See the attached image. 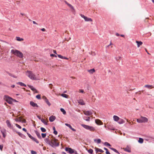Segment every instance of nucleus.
<instances>
[{"instance_id":"obj_1","label":"nucleus","mask_w":154,"mask_h":154,"mask_svg":"<svg viewBox=\"0 0 154 154\" xmlns=\"http://www.w3.org/2000/svg\"><path fill=\"white\" fill-rule=\"evenodd\" d=\"M11 51V53L19 58H22L23 57V54L17 50L12 49Z\"/></svg>"},{"instance_id":"obj_27","label":"nucleus","mask_w":154,"mask_h":154,"mask_svg":"<svg viewBox=\"0 0 154 154\" xmlns=\"http://www.w3.org/2000/svg\"><path fill=\"white\" fill-rule=\"evenodd\" d=\"M85 20L86 21H92V20L91 18H88L86 17L85 19Z\"/></svg>"},{"instance_id":"obj_32","label":"nucleus","mask_w":154,"mask_h":154,"mask_svg":"<svg viewBox=\"0 0 154 154\" xmlns=\"http://www.w3.org/2000/svg\"><path fill=\"white\" fill-rule=\"evenodd\" d=\"M61 95L62 97H65L66 98H67L68 97V95L65 94H62Z\"/></svg>"},{"instance_id":"obj_14","label":"nucleus","mask_w":154,"mask_h":154,"mask_svg":"<svg viewBox=\"0 0 154 154\" xmlns=\"http://www.w3.org/2000/svg\"><path fill=\"white\" fill-rule=\"evenodd\" d=\"M1 132L2 134L3 137H5L6 136V131L5 129H4L1 130Z\"/></svg>"},{"instance_id":"obj_43","label":"nucleus","mask_w":154,"mask_h":154,"mask_svg":"<svg viewBox=\"0 0 154 154\" xmlns=\"http://www.w3.org/2000/svg\"><path fill=\"white\" fill-rule=\"evenodd\" d=\"M21 118L20 117L18 119H16L15 120V121L16 122H21L22 120H21Z\"/></svg>"},{"instance_id":"obj_5","label":"nucleus","mask_w":154,"mask_h":154,"mask_svg":"<svg viewBox=\"0 0 154 154\" xmlns=\"http://www.w3.org/2000/svg\"><path fill=\"white\" fill-rule=\"evenodd\" d=\"M6 123L7 125V126L10 128H13V126L11 125L10 121L9 120H7L6 121Z\"/></svg>"},{"instance_id":"obj_13","label":"nucleus","mask_w":154,"mask_h":154,"mask_svg":"<svg viewBox=\"0 0 154 154\" xmlns=\"http://www.w3.org/2000/svg\"><path fill=\"white\" fill-rule=\"evenodd\" d=\"M16 133L17 134H18V135L21 137L23 138H25V136L20 132L19 131H16Z\"/></svg>"},{"instance_id":"obj_21","label":"nucleus","mask_w":154,"mask_h":154,"mask_svg":"<svg viewBox=\"0 0 154 154\" xmlns=\"http://www.w3.org/2000/svg\"><path fill=\"white\" fill-rule=\"evenodd\" d=\"M109 148L112 150L114 151V152L117 153L118 154H120V153L118 152V151L115 148L112 147H109Z\"/></svg>"},{"instance_id":"obj_31","label":"nucleus","mask_w":154,"mask_h":154,"mask_svg":"<svg viewBox=\"0 0 154 154\" xmlns=\"http://www.w3.org/2000/svg\"><path fill=\"white\" fill-rule=\"evenodd\" d=\"M53 129L54 131L53 133L55 135H57V132L55 128V127H53Z\"/></svg>"},{"instance_id":"obj_10","label":"nucleus","mask_w":154,"mask_h":154,"mask_svg":"<svg viewBox=\"0 0 154 154\" xmlns=\"http://www.w3.org/2000/svg\"><path fill=\"white\" fill-rule=\"evenodd\" d=\"M84 114L86 116H90L92 114V113L90 111H87L84 112Z\"/></svg>"},{"instance_id":"obj_63","label":"nucleus","mask_w":154,"mask_h":154,"mask_svg":"<svg viewBox=\"0 0 154 154\" xmlns=\"http://www.w3.org/2000/svg\"><path fill=\"white\" fill-rule=\"evenodd\" d=\"M63 59H65L66 60H68V58L65 57H63Z\"/></svg>"},{"instance_id":"obj_51","label":"nucleus","mask_w":154,"mask_h":154,"mask_svg":"<svg viewBox=\"0 0 154 154\" xmlns=\"http://www.w3.org/2000/svg\"><path fill=\"white\" fill-rule=\"evenodd\" d=\"M57 56H58V57L60 58L63 59V56H62L61 55L57 54Z\"/></svg>"},{"instance_id":"obj_24","label":"nucleus","mask_w":154,"mask_h":154,"mask_svg":"<svg viewBox=\"0 0 154 154\" xmlns=\"http://www.w3.org/2000/svg\"><path fill=\"white\" fill-rule=\"evenodd\" d=\"M79 103L81 105H85V103L84 102V101L82 100H80L78 101Z\"/></svg>"},{"instance_id":"obj_45","label":"nucleus","mask_w":154,"mask_h":154,"mask_svg":"<svg viewBox=\"0 0 154 154\" xmlns=\"http://www.w3.org/2000/svg\"><path fill=\"white\" fill-rule=\"evenodd\" d=\"M42 137L43 138L45 137L46 136V133H42Z\"/></svg>"},{"instance_id":"obj_35","label":"nucleus","mask_w":154,"mask_h":154,"mask_svg":"<svg viewBox=\"0 0 154 154\" xmlns=\"http://www.w3.org/2000/svg\"><path fill=\"white\" fill-rule=\"evenodd\" d=\"M60 110L61 111V112H63V114L64 115H65L66 114V111L63 108H60Z\"/></svg>"},{"instance_id":"obj_7","label":"nucleus","mask_w":154,"mask_h":154,"mask_svg":"<svg viewBox=\"0 0 154 154\" xmlns=\"http://www.w3.org/2000/svg\"><path fill=\"white\" fill-rule=\"evenodd\" d=\"M140 118L142 123L147 122L148 121V119L145 117L141 116Z\"/></svg>"},{"instance_id":"obj_29","label":"nucleus","mask_w":154,"mask_h":154,"mask_svg":"<svg viewBox=\"0 0 154 154\" xmlns=\"http://www.w3.org/2000/svg\"><path fill=\"white\" fill-rule=\"evenodd\" d=\"M124 150L125 151L127 152H131V150L128 147L125 148Z\"/></svg>"},{"instance_id":"obj_58","label":"nucleus","mask_w":154,"mask_h":154,"mask_svg":"<svg viewBox=\"0 0 154 154\" xmlns=\"http://www.w3.org/2000/svg\"><path fill=\"white\" fill-rule=\"evenodd\" d=\"M37 118L40 120H41V119H42L41 118V117L40 116H39V115H37Z\"/></svg>"},{"instance_id":"obj_42","label":"nucleus","mask_w":154,"mask_h":154,"mask_svg":"<svg viewBox=\"0 0 154 154\" xmlns=\"http://www.w3.org/2000/svg\"><path fill=\"white\" fill-rule=\"evenodd\" d=\"M152 86V85H145L144 87L146 88H150Z\"/></svg>"},{"instance_id":"obj_26","label":"nucleus","mask_w":154,"mask_h":154,"mask_svg":"<svg viewBox=\"0 0 154 154\" xmlns=\"http://www.w3.org/2000/svg\"><path fill=\"white\" fill-rule=\"evenodd\" d=\"M82 126L87 130H88L90 126L86 125L85 124H82Z\"/></svg>"},{"instance_id":"obj_54","label":"nucleus","mask_w":154,"mask_h":154,"mask_svg":"<svg viewBox=\"0 0 154 154\" xmlns=\"http://www.w3.org/2000/svg\"><path fill=\"white\" fill-rule=\"evenodd\" d=\"M3 145H0V149L2 151V149L3 148Z\"/></svg>"},{"instance_id":"obj_20","label":"nucleus","mask_w":154,"mask_h":154,"mask_svg":"<svg viewBox=\"0 0 154 154\" xmlns=\"http://www.w3.org/2000/svg\"><path fill=\"white\" fill-rule=\"evenodd\" d=\"M95 151L96 152H103L104 151L102 149H99L97 147L95 148Z\"/></svg>"},{"instance_id":"obj_25","label":"nucleus","mask_w":154,"mask_h":154,"mask_svg":"<svg viewBox=\"0 0 154 154\" xmlns=\"http://www.w3.org/2000/svg\"><path fill=\"white\" fill-rule=\"evenodd\" d=\"M136 42L137 44V47H139L140 46L142 45L143 44L142 42L141 41H136Z\"/></svg>"},{"instance_id":"obj_48","label":"nucleus","mask_w":154,"mask_h":154,"mask_svg":"<svg viewBox=\"0 0 154 154\" xmlns=\"http://www.w3.org/2000/svg\"><path fill=\"white\" fill-rule=\"evenodd\" d=\"M15 125L18 128H19V129H21V127L20 126V125H19L17 124H15Z\"/></svg>"},{"instance_id":"obj_36","label":"nucleus","mask_w":154,"mask_h":154,"mask_svg":"<svg viewBox=\"0 0 154 154\" xmlns=\"http://www.w3.org/2000/svg\"><path fill=\"white\" fill-rule=\"evenodd\" d=\"M95 71V70L94 69H91L88 70V72L91 73H93Z\"/></svg>"},{"instance_id":"obj_19","label":"nucleus","mask_w":154,"mask_h":154,"mask_svg":"<svg viewBox=\"0 0 154 154\" xmlns=\"http://www.w3.org/2000/svg\"><path fill=\"white\" fill-rule=\"evenodd\" d=\"M117 122L119 124H122L125 122V121L123 119L120 118Z\"/></svg>"},{"instance_id":"obj_11","label":"nucleus","mask_w":154,"mask_h":154,"mask_svg":"<svg viewBox=\"0 0 154 154\" xmlns=\"http://www.w3.org/2000/svg\"><path fill=\"white\" fill-rule=\"evenodd\" d=\"M95 122L97 125H102L103 124L102 122L99 119H96L95 120Z\"/></svg>"},{"instance_id":"obj_49","label":"nucleus","mask_w":154,"mask_h":154,"mask_svg":"<svg viewBox=\"0 0 154 154\" xmlns=\"http://www.w3.org/2000/svg\"><path fill=\"white\" fill-rule=\"evenodd\" d=\"M31 153L32 154H37L36 152L33 150L31 151Z\"/></svg>"},{"instance_id":"obj_61","label":"nucleus","mask_w":154,"mask_h":154,"mask_svg":"<svg viewBox=\"0 0 154 154\" xmlns=\"http://www.w3.org/2000/svg\"><path fill=\"white\" fill-rule=\"evenodd\" d=\"M17 102V101L15 99H13L12 98V102Z\"/></svg>"},{"instance_id":"obj_62","label":"nucleus","mask_w":154,"mask_h":154,"mask_svg":"<svg viewBox=\"0 0 154 154\" xmlns=\"http://www.w3.org/2000/svg\"><path fill=\"white\" fill-rule=\"evenodd\" d=\"M41 30L42 31H45V29L44 28L42 29Z\"/></svg>"},{"instance_id":"obj_47","label":"nucleus","mask_w":154,"mask_h":154,"mask_svg":"<svg viewBox=\"0 0 154 154\" xmlns=\"http://www.w3.org/2000/svg\"><path fill=\"white\" fill-rule=\"evenodd\" d=\"M65 125L69 127L70 128H71V127H72V126L70 125L67 124V123H66L65 124Z\"/></svg>"},{"instance_id":"obj_2","label":"nucleus","mask_w":154,"mask_h":154,"mask_svg":"<svg viewBox=\"0 0 154 154\" xmlns=\"http://www.w3.org/2000/svg\"><path fill=\"white\" fill-rule=\"evenodd\" d=\"M4 99L9 104H12V98L8 95H5Z\"/></svg>"},{"instance_id":"obj_18","label":"nucleus","mask_w":154,"mask_h":154,"mask_svg":"<svg viewBox=\"0 0 154 154\" xmlns=\"http://www.w3.org/2000/svg\"><path fill=\"white\" fill-rule=\"evenodd\" d=\"M17 84L18 85H19L23 87H26V85L22 82H18L17 83Z\"/></svg>"},{"instance_id":"obj_17","label":"nucleus","mask_w":154,"mask_h":154,"mask_svg":"<svg viewBox=\"0 0 154 154\" xmlns=\"http://www.w3.org/2000/svg\"><path fill=\"white\" fill-rule=\"evenodd\" d=\"M65 2L66 4H67L68 5V6L71 9H72L73 10H75V9L69 3L66 1H65Z\"/></svg>"},{"instance_id":"obj_50","label":"nucleus","mask_w":154,"mask_h":154,"mask_svg":"<svg viewBox=\"0 0 154 154\" xmlns=\"http://www.w3.org/2000/svg\"><path fill=\"white\" fill-rule=\"evenodd\" d=\"M50 56L51 57H57V56L54 54H50Z\"/></svg>"},{"instance_id":"obj_28","label":"nucleus","mask_w":154,"mask_h":154,"mask_svg":"<svg viewBox=\"0 0 154 154\" xmlns=\"http://www.w3.org/2000/svg\"><path fill=\"white\" fill-rule=\"evenodd\" d=\"M94 141L95 142L97 143V144L100 143L101 142V140L100 139H98L97 140L96 139H94Z\"/></svg>"},{"instance_id":"obj_33","label":"nucleus","mask_w":154,"mask_h":154,"mask_svg":"<svg viewBox=\"0 0 154 154\" xmlns=\"http://www.w3.org/2000/svg\"><path fill=\"white\" fill-rule=\"evenodd\" d=\"M69 152L70 154H72L74 153V150L71 148H69Z\"/></svg>"},{"instance_id":"obj_39","label":"nucleus","mask_w":154,"mask_h":154,"mask_svg":"<svg viewBox=\"0 0 154 154\" xmlns=\"http://www.w3.org/2000/svg\"><path fill=\"white\" fill-rule=\"evenodd\" d=\"M88 152L91 154H92L93 153V150L92 149H90L88 150Z\"/></svg>"},{"instance_id":"obj_64","label":"nucleus","mask_w":154,"mask_h":154,"mask_svg":"<svg viewBox=\"0 0 154 154\" xmlns=\"http://www.w3.org/2000/svg\"><path fill=\"white\" fill-rule=\"evenodd\" d=\"M53 52L56 54H57V51L55 50H53Z\"/></svg>"},{"instance_id":"obj_4","label":"nucleus","mask_w":154,"mask_h":154,"mask_svg":"<svg viewBox=\"0 0 154 154\" xmlns=\"http://www.w3.org/2000/svg\"><path fill=\"white\" fill-rule=\"evenodd\" d=\"M27 134L29 137L32 140L35 141L36 143H39V141L37 140V139L32 136L28 132H27Z\"/></svg>"},{"instance_id":"obj_8","label":"nucleus","mask_w":154,"mask_h":154,"mask_svg":"<svg viewBox=\"0 0 154 154\" xmlns=\"http://www.w3.org/2000/svg\"><path fill=\"white\" fill-rule=\"evenodd\" d=\"M30 104L33 107H38V106L36 103H34L32 101H30Z\"/></svg>"},{"instance_id":"obj_23","label":"nucleus","mask_w":154,"mask_h":154,"mask_svg":"<svg viewBox=\"0 0 154 154\" xmlns=\"http://www.w3.org/2000/svg\"><path fill=\"white\" fill-rule=\"evenodd\" d=\"M88 130H89L91 131H94L95 130V128L92 126H89Z\"/></svg>"},{"instance_id":"obj_6","label":"nucleus","mask_w":154,"mask_h":154,"mask_svg":"<svg viewBox=\"0 0 154 154\" xmlns=\"http://www.w3.org/2000/svg\"><path fill=\"white\" fill-rule=\"evenodd\" d=\"M45 142H46L47 143L49 144L50 145H53V144H52V142L50 141L48 138H46L45 139Z\"/></svg>"},{"instance_id":"obj_60","label":"nucleus","mask_w":154,"mask_h":154,"mask_svg":"<svg viewBox=\"0 0 154 154\" xmlns=\"http://www.w3.org/2000/svg\"><path fill=\"white\" fill-rule=\"evenodd\" d=\"M106 154H110V153L108 151H108H106Z\"/></svg>"},{"instance_id":"obj_3","label":"nucleus","mask_w":154,"mask_h":154,"mask_svg":"<svg viewBox=\"0 0 154 154\" xmlns=\"http://www.w3.org/2000/svg\"><path fill=\"white\" fill-rule=\"evenodd\" d=\"M28 74V76L31 79L33 80H35L36 78L35 75L33 74L32 72L30 71H27Z\"/></svg>"},{"instance_id":"obj_37","label":"nucleus","mask_w":154,"mask_h":154,"mask_svg":"<svg viewBox=\"0 0 154 154\" xmlns=\"http://www.w3.org/2000/svg\"><path fill=\"white\" fill-rule=\"evenodd\" d=\"M143 138H139L138 142L139 143H143Z\"/></svg>"},{"instance_id":"obj_46","label":"nucleus","mask_w":154,"mask_h":154,"mask_svg":"<svg viewBox=\"0 0 154 154\" xmlns=\"http://www.w3.org/2000/svg\"><path fill=\"white\" fill-rule=\"evenodd\" d=\"M36 97L38 99H41V95L40 94H38L36 96Z\"/></svg>"},{"instance_id":"obj_16","label":"nucleus","mask_w":154,"mask_h":154,"mask_svg":"<svg viewBox=\"0 0 154 154\" xmlns=\"http://www.w3.org/2000/svg\"><path fill=\"white\" fill-rule=\"evenodd\" d=\"M35 132L36 134V135L40 139H42V137L40 136V133L37 131H35Z\"/></svg>"},{"instance_id":"obj_40","label":"nucleus","mask_w":154,"mask_h":154,"mask_svg":"<svg viewBox=\"0 0 154 154\" xmlns=\"http://www.w3.org/2000/svg\"><path fill=\"white\" fill-rule=\"evenodd\" d=\"M40 129L42 132H45L46 131V129L43 127H41Z\"/></svg>"},{"instance_id":"obj_9","label":"nucleus","mask_w":154,"mask_h":154,"mask_svg":"<svg viewBox=\"0 0 154 154\" xmlns=\"http://www.w3.org/2000/svg\"><path fill=\"white\" fill-rule=\"evenodd\" d=\"M52 143L53 145H51V146L53 147H54V146H58L59 145V143H57L55 141H54L53 142H52Z\"/></svg>"},{"instance_id":"obj_52","label":"nucleus","mask_w":154,"mask_h":154,"mask_svg":"<svg viewBox=\"0 0 154 154\" xmlns=\"http://www.w3.org/2000/svg\"><path fill=\"white\" fill-rule=\"evenodd\" d=\"M69 147H66L65 150L66 151H69Z\"/></svg>"},{"instance_id":"obj_56","label":"nucleus","mask_w":154,"mask_h":154,"mask_svg":"<svg viewBox=\"0 0 154 154\" xmlns=\"http://www.w3.org/2000/svg\"><path fill=\"white\" fill-rule=\"evenodd\" d=\"M22 122V123H26V121L25 119H23Z\"/></svg>"},{"instance_id":"obj_44","label":"nucleus","mask_w":154,"mask_h":154,"mask_svg":"<svg viewBox=\"0 0 154 154\" xmlns=\"http://www.w3.org/2000/svg\"><path fill=\"white\" fill-rule=\"evenodd\" d=\"M104 145L105 146H111V145L109 143L106 142L104 143Z\"/></svg>"},{"instance_id":"obj_59","label":"nucleus","mask_w":154,"mask_h":154,"mask_svg":"<svg viewBox=\"0 0 154 154\" xmlns=\"http://www.w3.org/2000/svg\"><path fill=\"white\" fill-rule=\"evenodd\" d=\"M22 130L25 131V132H27V130L25 128H23L22 129Z\"/></svg>"},{"instance_id":"obj_53","label":"nucleus","mask_w":154,"mask_h":154,"mask_svg":"<svg viewBox=\"0 0 154 154\" xmlns=\"http://www.w3.org/2000/svg\"><path fill=\"white\" fill-rule=\"evenodd\" d=\"M90 119V117H88L87 119H85V120L87 121H89Z\"/></svg>"},{"instance_id":"obj_34","label":"nucleus","mask_w":154,"mask_h":154,"mask_svg":"<svg viewBox=\"0 0 154 154\" xmlns=\"http://www.w3.org/2000/svg\"><path fill=\"white\" fill-rule=\"evenodd\" d=\"M29 87L31 89V90L34 91L36 90V89L34 88L32 86L30 85H28Z\"/></svg>"},{"instance_id":"obj_38","label":"nucleus","mask_w":154,"mask_h":154,"mask_svg":"<svg viewBox=\"0 0 154 154\" xmlns=\"http://www.w3.org/2000/svg\"><path fill=\"white\" fill-rule=\"evenodd\" d=\"M16 38H17V40L18 41H22L23 40V39L22 38H20V37H16Z\"/></svg>"},{"instance_id":"obj_57","label":"nucleus","mask_w":154,"mask_h":154,"mask_svg":"<svg viewBox=\"0 0 154 154\" xmlns=\"http://www.w3.org/2000/svg\"><path fill=\"white\" fill-rule=\"evenodd\" d=\"M70 129H71V130H72V131H76V130L74 128H73L72 127H71V128H70Z\"/></svg>"},{"instance_id":"obj_41","label":"nucleus","mask_w":154,"mask_h":154,"mask_svg":"<svg viewBox=\"0 0 154 154\" xmlns=\"http://www.w3.org/2000/svg\"><path fill=\"white\" fill-rule=\"evenodd\" d=\"M137 122L139 123H142V121L141 120V118L140 117V118L137 119Z\"/></svg>"},{"instance_id":"obj_12","label":"nucleus","mask_w":154,"mask_h":154,"mask_svg":"<svg viewBox=\"0 0 154 154\" xmlns=\"http://www.w3.org/2000/svg\"><path fill=\"white\" fill-rule=\"evenodd\" d=\"M56 119V117L54 116H51L49 117V120L51 122H53Z\"/></svg>"},{"instance_id":"obj_22","label":"nucleus","mask_w":154,"mask_h":154,"mask_svg":"<svg viewBox=\"0 0 154 154\" xmlns=\"http://www.w3.org/2000/svg\"><path fill=\"white\" fill-rule=\"evenodd\" d=\"M113 118L114 120L116 122H117L119 119V117L115 115L113 116Z\"/></svg>"},{"instance_id":"obj_55","label":"nucleus","mask_w":154,"mask_h":154,"mask_svg":"<svg viewBox=\"0 0 154 154\" xmlns=\"http://www.w3.org/2000/svg\"><path fill=\"white\" fill-rule=\"evenodd\" d=\"M80 15L83 18L85 19L86 16H85L84 15L82 14H81Z\"/></svg>"},{"instance_id":"obj_30","label":"nucleus","mask_w":154,"mask_h":154,"mask_svg":"<svg viewBox=\"0 0 154 154\" xmlns=\"http://www.w3.org/2000/svg\"><path fill=\"white\" fill-rule=\"evenodd\" d=\"M41 121L42 123H43L44 124V125H48L47 122H46L45 119L42 118L41 119Z\"/></svg>"},{"instance_id":"obj_15","label":"nucleus","mask_w":154,"mask_h":154,"mask_svg":"<svg viewBox=\"0 0 154 154\" xmlns=\"http://www.w3.org/2000/svg\"><path fill=\"white\" fill-rule=\"evenodd\" d=\"M44 100L49 106H50L51 105V103L49 101L48 99L45 97Z\"/></svg>"}]
</instances>
